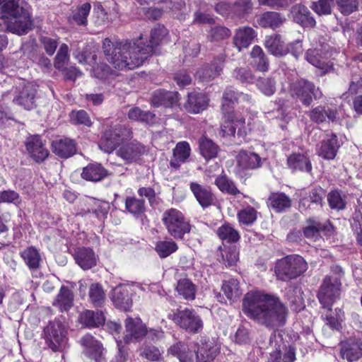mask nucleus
Listing matches in <instances>:
<instances>
[{"label": "nucleus", "instance_id": "1", "mask_svg": "<svg viewBox=\"0 0 362 362\" xmlns=\"http://www.w3.org/2000/svg\"><path fill=\"white\" fill-rule=\"evenodd\" d=\"M167 34L164 26L158 25L151 30L148 41L142 35L135 40L115 42L105 38L103 42V52L107 61L115 69L132 70L143 65L153 54L159 53L157 48Z\"/></svg>", "mask_w": 362, "mask_h": 362}, {"label": "nucleus", "instance_id": "2", "mask_svg": "<svg viewBox=\"0 0 362 362\" xmlns=\"http://www.w3.org/2000/svg\"><path fill=\"white\" fill-rule=\"evenodd\" d=\"M243 312L267 327L283 326L287 315V309L278 297L261 291H250L245 294Z\"/></svg>", "mask_w": 362, "mask_h": 362}, {"label": "nucleus", "instance_id": "3", "mask_svg": "<svg viewBox=\"0 0 362 362\" xmlns=\"http://www.w3.org/2000/svg\"><path fill=\"white\" fill-rule=\"evenodd\" d=\"M20 0H0V31L18 35L27 34L33 21L28 11L20 6Z\"/></svg>", "mask_w": 362, "mask_h": 362}, {"label": "nucleus", "instance_id": "4", "mask_svg": "<svg viewBox=\"0 0 362 362\" xmlns=\"http://www.w3.org/2000/svg\"><path fill=\"white\" fill-rule=\"evenodd\" d=\"M307 269L308 264L303 257L290 255L276 261L274 274L277 279L288 281L301 276Z\"/></svg>", "mask_w": 362, "mask_h": 362}, {"label": "nucleus", "instance_id": "5", "mask_svg": "<svg viewBox=\"0 0 362 362\" xmlns=\"http://www.w3.org/2000/svg\"><path fill=\"white\" fill-rule=\"evenodd\" d=\"M161 220L168 233L175 239H183L185 235L191 230L189 221L176 209L165 210L162 214Z\"/></svg>", "mask_w": 362, "mask_h": 362}, {"label": "nucleus", "instance_id": "6", "mask_svg": "<svg viewBox=\"0 0 362 362\" xmlns=\"http://www.w3.org/2000/svg\"><path fill=\"white\" fill-rule=\"evenodd\" d=\"M132 129L125 125L117 124L106 129L99 141V148L107 153H112L120 144L132 139Z\"/></svg>", "mask_w": 362, "mask_h": 362}, {"label": "nucleus", "instance_id": "7", "mask_svg": "<svg viewBox=\"0 0 362 362\" xmlns=\"http://www.w3.org/2000/svg\"><path fill=\"white\" fill-rule=\"evenodd\" d=\"M341 282L339 277L325 276L317 291V298L323 308L331 310L334 302L339 298Z\"/></svg>", "mask_w": 362, "mask_h": 362}, {"label": "nucleus", "instance_id": "8", "mask_svg": "<svg viewBox=\"0 0 362 362\" xmlns=\"http://www.w3.org/2000/svg\"><path fill=\"white\" fill-rule=\"evenodd\" d=\"M44 335L47 346L54 351H61L67 345V329L59 320L50 321L44 329Z\"/></svg>", "mask_w": 362, "mask_h": 362}, {"label": "nucleus", "instance_id": "9", "mask_svg": "<svg viewBox=\"0 0 362 362\" xmlns=\"http://www.w3.org/2000/svg\"><path fill=\"white\" fill-rule=\"evenodd\" d=\"M290 94L305 106L310 105L313 98L318 100L322 97L320 89L315 87L313 82L304 78L297 80L291 85Z\"/></svg>", "mask_w": 362, "mask_h": 362}, {"label": "nucleus", "instance_id": "10", "mask_svg": "<svg viewBox=\"0 0 362 362\" xmlns=\"http://www.w3.org/2000/svg\"><path fill=\"white\" fill-rule=\"evenodd\" d=\"M267 349L269 354L267 362H292L296 358L295 348L286 346L282 337L275 333L269 337Z\"/></svg>", "mask_w": 362, "mask_h": 362}, {"label": "nucleus", "instance_id": "11", "mask_svg": "<svg viewBox=\"0 0 362 362\" xmlns=\"http://www.w3.org/2000/svg\"><path fill=\"white\" fill-rule=\"evenodd\" d=\"M172 320L180 327L189 333H199L204 327L202 318L193 309L178 310L172 315Z\"/></svg>", "mask_w": 362, "mask_h": 362}, {"label": "nucleus", "instance_id": "12", "mask_svg": "<svg viewBox=\"0 0 362 362\" xmlns=\"http://www.w3.org/2000/svg\"><path fill=\"white\" fill-rule=\"evenodd\" d=\"M136 288L141 289L142 287L139 284H119L115 287L110 294L114 305L124 311H129L133 303L132 296Z\"/></svg>", "mask_w": 362, "mask_h": 362}, {"label": "nucleus", "instance_id": "13", "mask_svg": "<svg viewBox=\"0 0 362 362\" xmlns=\"http://www.w3.org/2000/svg\"><path fill=\"white\" fill-rule=\"evenodd\" d=\"M83 347L82 354L86 362H104L105 349L100 341L96 340L93 336L86 334L80 340Z\"/></svg>", "mask_w": 362, "mask_h": 362}, {"label": "nucleus", "instance_id": "14", "mask_svg": "<svg viewBox=\"0 0 362 362\" xmlns=\"http://www.w3.org/2000/svg\"><path fill=\"white\" fill-rule=\"evenodd\" d=\"M37 87L30 82L23 81L16 90L13 102L30 110L36 107Z\"/></svg>", "mask_w": 362, "mask_h": 362}, {"label": "nucleus", "instance_id": "15", "mask_svg": "<svg viewBox=\"0 0 362 362\" xmlns=\"http://www.w3.org/2000/svg\"><path fill=\"white\" fill-rule=\"evenodd\" d=\"M327 44L321 45L320 47L309 49L305 53V59L314 66L323 70V74L327 73L331 69L327 59L332 56Z\"/></svg>", "mask_w": 362, "mask_h": 362}, {"label": "nucleus", "instance_id": "16", "mask_svg": "<svg viewBox=\"0 0 362 362\" xmlns=\"http://www.w3.org/2000/svg\"><path fill=\"white\" fill-rule=\"evenodd\" d=\"M124 344L137 343L141 341L146 334V326L139 317H128L124 321Z\"/></svg>", "mask_w": 362, "mask_h": 362}, {"label": "nucleus", "instance_id": "17", "mask_svg": "<svg viewBox=\"0 0 362 362\" xmlns=\"http://www.w3.org/2000/svg\"><path fill=\"white\" fill-rule=\"evenodd\" d=\"M25 146L29 156L37 163L44 162L49 155L45 141L39 135L28 137Z\"/></svg>", "mask_w": 362, "mask_h": 362}, {"label": "nucleus", "instance_id": "18", "mask_svg": "<svg viewBox=\"0 0 362 362\" xmlns=\"http://www.w3.org/2000/svg\"><path fill=\"white\" fill-rule=\"evenodd\" d=\"M223 122L221 129L223 136H234L238 129V134L242 136L245 125V118L240 114L231 112H223Z\"/></svg>", "mask_w": 362, "mask_h": 362}, {"label": "nucleus", "instance_id": "19", "mask_svg": "<svg viewBox=\"0 0 362 362\" xmlns=\"http://www.w3.org/2000/svg\"><path fill=\"white\" fill-rule=\"evenodd\" d=\"M146 151L144 145L134 140L120 146L116 153L126 163L129 164L139 160Z\"/></svg>", "mask_w": 362, "mask_h": 362}, {"label": "nucleus", "instance_id": "20", "mask_svg": "<svg viewBox=\"0 0 362 362\" xmlns=\"http://www.w3.org/2000/svg\"><path fill=\"white\" fill-rule=\"evenodd\" d=\"M189 186L194 198L203 209L215 204L216 199L211 187L201 185L197 182H191Z\"/></svg>", "mask_w": 362, "mask_h": 362}, {"label": "nucleus", "instance_id": "21", "mask_svg": "<svg viewBox=\"0 0 362 362\" xmlns=\"http://www.w3.org/2000/svg\"><path fill=\"white\" fill-rule=\"evenodd\" d=\"M237 165L235 174L240 175L244 170H253L261 166L262 159L255 153L248 152L244 150L240 151L236 156Z\"/></svg>", "mask_w": 362, "mask_h": 362}, {"label": "nucleus", "instance_id": "22", "mask_svg": "<svg viewBox=\"0 0 362 362\" xmlns=\"http://www.w3.org/2000/svg\"><path fill=\"white\" fill-rule=\"evenodd\" d=\"M341 144L337 134L327 135L317 148V153L323 159L333 160L336 157Z\"/></svg>", "mask_w": 362, "mask_h": 362}, {"label": "nucleus", "instance_id": "23", "mask_svg": "<svg viewBox=\"0 0 362 362\" xmlns=\"http://www.w3.org/2000/svg\"><path fill=\"white\" fill-rule=\"evenodd\" d=\"M218 353V349L214 343L206 339H201L195 353L194 362H210L214 359Z\"/></svg>", "mask_w": 362, "mask_h": 362}, {"label": "nucleus", "instance_id": "24", "mask_svg": "<svg viewBox=\"0 0 362 362\" xmlns=\"http://www.w3.org/2000/svg\"><path fill=\"white\" fill-rule=\"evenodd\" d=\"M208 104L209 99L204 93L192 92L188 94L184 107L189 113L198 114L206 109Z\"/></svg>", "mask_w": 362, "mask_h": 362}, {"label": "nucleus", "instance_id": "25", "mask_svg": "<svg viewBox=\"0 0 362 362\" xmlns=\"http://www.w3.org/2000/svg\"><path fill=\"white\" fill-rule=\"evenodd\" d=\"M52 151L62 158H68L76 152V145L74 140L69 138L57 139L52 143Z\"/></svg>", "mask_w": 362, "mask_h": 362}, {"label": "nucleus", "instance_id": "26", "mask_svg": "<svg viewBox=\"0 0 362 362\" xmlns=\"http://www.w3.org/2000/svg\"><path fill=\"white\" fill-rule=\"evenodd\" d=\"M180 100V94L176 91H166L157 90L153 92L151 97V104L154 107H172L176 105Z\"/></svg>", "mask_w": 362, "mask_h": 362}, {"label": "nucleus", "instance_id": "27", "mask_svg": "<svg viewBox=\"0 0 362 362\" xmlns=\"http://www.w3.org/2000/svg\"><path fill=\"white\" fill-rule=\"evenodd\" d=\"M214 185L223 194H226L238 198L240 196L245 198L247 197L243 192H241L236 185V183L229 178L223 171L218 175L215 180Z\"/></svg>", "mask_w": 362, "mask_h": 362}, {"label": "nucleus", "instance_id": "28", "mask_svg": "<svg viewBox=\"0 0 362 362\" xmlns=\"http://www.w3.org/2000/svg\"><path fill=\"white\" fill-rule=\"evenodd\" d=\"M256 31L251 27L243 26L238 28L233 37V44L239 51L247 48L256 37Z\"/></svg>", "mask_w": 362, "mask_h": 362}, {"label": "nucleus", "instance_id": "29", "mask_svg": "<svg viewBox=\"0 0 362 362\" xmlns=\"http://www.w3.org/2000/svg\"><path fill=\"white\" fill-rule=\"evenodd\" d=\"M264 45L268 52L275 57H283L289 53V48L286 47L281 36L279 34L266 36Z\"/></svg>", "mask_w": 362, "mask_h": 362}, {"label": "nucleus", "instance_id": "30", "mask_svg": "<svg viewBox=\"0 0 362 362\" xmlns=\"http://www.w3.org/2000/svg\"><path fill=\"white\" fill-rule=\"evenodd\" d=\"M288 168L293 171H300L310 174L313 166L309 157L305 153H293L287 158Z\"/></svg>", "mask_w": 362, "mask_h": 362}, {"label": "nucleus", "instance_id": "31", "mask_svg": "<svg viewBox=\"0 0 362 362\" xmlns=\"http://www.w3.org/2000/svg\"><path fill=\"white\" fill-rule=\"evenodd\" d=\"M343 358L349 362L358 360L362 356V341L361 339H349L341 348Z\"/></svg>", "mask_w": 362, "mask_h": 362}, {"label": "nucleus", "instance_id": "32", "mask_svg": "<svg viewBox=\"0 0 362 362\" xmlns=\"http://www.w3.org/2000/svg\"><path fill=\"white\" fill-rule=\"evenodd\" d=\"M291 12L293 21L303 27L313 28L315 25V20L306 6L296 4L291 8Z\"/></svg>", "mask_w": 362, "mask_h": 362}, {"label": "nucleus", "instance_id": "33", "mask_svg": "<svg viewBox=\"0 0 362 362\" xmlns=\"http://www.w3.org/2000/svg\"><path fill=\"white\" fill-rule=\"evenodd\" d=\"M308 115L313 122L320 124L335 121L337 117V111L336 109L319 105L312 109Z\"/></svg>", "mask_w": 362, "mask_h": 362}, {"label": "nucleus", "instance_id": "34", "mask_svg": "<svg viewBox=\"0 0 362 362\" xmlns=\"http://www.w3.org/2000/svg\"><path fill=\"white\" fill-rule=\"evenodd\" d=\"M74 293L69 287L62 286L52 305L62 312L68 311L74 305Z\"/></svg>", "mask_w": 362, "mask_h": 362}, {"label": "nucleus", "instance_id": "35", "mask_svg": "<svg viewBox=\"0 0 362 362\" xmlns=\"http://www.w3.org/2000/svg\"><path fill=\"white\" fill-rule=\"evenodd\" d=\"M223 63V61L219 59L204 66L197 71V77L202 81H209L215 78L222 71Z\"/></svg>", "mask_w": 362, "mask_h": 362}, {"label": "nucleus", "instance_id": "36", "mask_svg": "<svg viewBox=\"0 0 362 362\" xmlns=\"http://www.w3.org/2000/svg\"><path fill=\"white\" fill-rule=\"evenodd\" d=\"M190 152L191 148L187 141L177 143L173 150V157L170 162V166L175 169H178L180 165L188 159Z\"/></svg>", "mask_w": 362, "mask_h": 362}, {"label": "nucleus", "instance_id": "37", "mask_svg": "<svg viewBox=\"0 0 362 362\" xmlns=\"http://www.w3.org/2000/svg\"><path fill=\"white\" fill-rule=\"evenodd\" d=\"M285 297L289 302L292 310L299 312L304 308V300L300 287L289 286L286 288Z\"/></svg>", "mask_w": 362, "mask_h": 362}, {"label": "nucleus", "instance_id": "38", "mask_svg": "<svg viewBox=\"0 0 362 362\" xmlns=\"http://www.w3.org/2000/svg\"><path fill=\"white\" fill-rule=\"evenodd\" d=\"M251 64L256 70L267 72L269 69V60L261 47L255 45L250 52Z\"/></svg>", "mask_w": 362, "mask_h": 362}, {"label": "nucleus", "instance_id": "39", "mask_svg": "<svg viewBox=\"0 0 362 362\" xmlns=\"http://www.w3.org/2000/svg\"><path fill=\"white\" fill-rule=\"evenodd\" d=\"M76 263L84 270L89 269L96 264V257L90 248H78L75 253Z\"/></svg>", "mask_w": 362, "mask_h": 362}, {"label": "nucleus", "instance_id": "40", "mask_svg": "<svg viewBox=\"0 0 362 362\" xmlns=\"http://www.w3.org/2000/svg\"><path fill=\"white\" fill-rule=\"evenodd\" d=\"M175 291L178 296L187 300H193L197 293V286L187 277L177 279Z\"/></svg>", "mask_w": 362, "mask_h": 362}, {"label": "nucleus", "instance_id": "41", "mask_svg": "<svg viewBox=\"0 0 362 362\" xmlns=\"http://www.w3.org/2000/svg\"><path fill=\"white\" fill-rule=\"evenodd\" d=\"M268 206L276 212L281 213L291 207V199L284 193H272L268 199Z\"/></svg>", "mask_w": 362, "mask_h": 362}, {"label": "nucleus", "instance_id": "42", "mask_svg": "<svg viewBox=\"0 0 362 362\" xmlns=\"http://www.w3.org/2000/svg\"><path fill=\"white\" fill-rule=\"evenodd\" d=\"M107 175V171L98 163H90L83 168L81 177L91 182H98Z\"/></svg>", "mask_w": 362, "mask_h": 362}, {"label": "nucleus", "instance_id": "43", "mask_svg": "<svg viewBox=\"0 0 362 362\" xmlns=\"http://www.w3.org/2000/svg\"><path fill=\"white\" fill-rule=\"evenodd\" d=\"M286 18L277 12L268 11L262 13L257 22L263 28H269L273 30L279 28L285 22Z\"/></svg>", "mask_w": 362, "mask_h": 362}, {"label": "nucleus", "instance_id": "44", "mask_svg": "<svg viewBox=\"0 0 362 362\" xmlns=\"http://www.w3.org/2000/svg\"><path fill=\"white\" fill-rule=\"evenodd\" d=\"M21 257L28 268L37 272L42 261L39 250L35 247H28L21 252Z\"/></svg>", "mask_w": 362, "mask_h": 362}, {"label": "nucleus", "instance_id": "45", "mask_svg": "<svg viewBox=\"0 0 362 362\" xmlns=\"http://www.w3.org/2000/svg\"><path fill=\"white\" fill-rule=\"evenodd\" d=\"M91 6L89 3H85L81 6L73 9L68 17V21L71 24L78 25H86L87 17L90 13Z\"/></svg>", "mask_w": 362, "mask_h": 362}, {"label": "nucleus", "instance_id": "46", "mask_svg": "<svg viewBox=\"0 0 362 362\" xmlns=\"http://www.w3.org/2000/svg\"><path fill=\"white\" fill-rule=\"evenodd\" d=\"M83 325L87 327H97L105 323V317L100 311L86 310L81 315Z\"/></svg>", "mask_w": 362, "mask_h": 362}, {"label": "nucleus", "instance_id": "47", "mask_svg": "<svg viewBox=\"0 0 362 362\" xmlns=\"http://www.w3.org/2000/svg\"><path fill=\"white\" fill-rule=\"evenodd\" d=\"M327 202L329 206L337 211H341L346 206V195L339 189L331 190L327 196Z\"/></svg>", "mask_w": 362, "mask_h": 362}, {"label": "nucleus", "instance_id": "48", "mask_svg": "<svg viewBox=\"0 0 362 362\" xmlns=\"http://www.w3.org/2000/svg\"><path fill=\"white\" fill-rule=\"evenodd\" d=\"M199 148L202 156L206 160L216 158L218 155L219 148L211 139L205 136L200 138L199 141Z\"/></svg>", "mask_w": 362, "mask_h": 362}, {"label": "nucleus", "instance_id": "49", "mask_svg": "<svg viewBox=\"0 0 362 362\" xmlns=\"http://www.w3.org/2000/svg\"><path fill=\"white\" fill-rule=\"evenodd\" d=\"M221 289L224 295L230 300L234 301L242 295L240 283L233 278L223 281Z\"/></svg>", "mask_w": 362, "mask_h": 362}, {"label": "nucleus", "instance_id": "50", "mask_svg": "<svg viewBox=\"0 0 362 362\" xmlns=\"http://www.w3.org/2000/svg\"><path fill=\"white\" fill-rule=\"evenodd\" d=\"M249 95L235 92L232 88H227L223 94V112H230L229 106L240 100H249Z\"/></svg>", "mask_w": 362, "mask_h": 362}, {"label": "nucleus", "instance_id": "51", "mask_svg": "<svg viewBox=\"0 0 362 362\" xmlns=\"http://www.w3.org/2000/svg\"><path fill=\"white\" fill-rule=\"evenodd\" d=\"M216 234L221 240L228 243L238 242L240 237L238 231L228 223L220 226Z\"/></svg>", "mask_w": 362, "mask_h": 362}, {"label": "nucleus", "instance_id": "52", "mask_svg": "<svg viewBox=\"0 0 362 362\" xmlns=\"http://www.w3.org/2000/svg\"><path fill=\"white\" fill-rule=\"evenodd\" d=\"M127 116L131 120L139 121L148 124H153L156 120V116L153 113L150 111H144L137 107L130 109Z\"/></svg>", "mask_w": 362, "mask_h": 362}, {"label": "nucleus", "instance_id": "53", "mask_svg": "<svg viewBox=\"0 0 362 362\" xmlns=\"http://www.w3.org/2000/svg\"><path fill=\"white\" fill-rule=\"evenodd\" d=\"M125 209L135 216H139L145 212V202L135 197H127L125 199Z\"/></svg>", "mask_w": 362, "mask_h": 362}, {"label": "nucleus", "instance_id": "54", "mask_svg": "<svg viewBox=\"0 0 362 362\" xmlns=\"http://www.w3.org/2000/svg\"><path fill=\"white\" fill-rule=\"evenodd\" d=\"M177 249V243L173 240H159L155 245V250L160 258L168 257Z\"/></svg>", "mask_w": 362, "mask_h": 362}, {"label": "nucleus", "instance_id": "55", "mask_svg": "<svg viewBox=\"0 0 362 362\" xmlns=\"http://www.w3.org/2000/svg\"><path fill=\"white\" fill-rule=\"evenodd\" d=\"M186 346L182 342H178L168 349V352L176 356L180 362H194L193 353H186Z\"/></svg>", "mask_w": 362, "mask_h": 362}, {"label": "nucleus", "instance_id": "56", "mask_svg": "<svg viewBox=\"0 0 362 362\" xmlns=\"http://www.w3.org/2000/svg\"><path fill=\"white\" fill-rule=\"evenodd\" d=\"M232 76L242 83H252L255 76L252 70L247 67H237L232 73Z\"/></svg>", "mask_w": 362, "mask_h": 362}, {"label": "nucleus", "instance_id": "57", "mask_svg": "<svg viewBox=\"0 0 362 362\" xmlns=\"http://www.w3.org/2000/svg\"><path fill=\"white\" fill-rule=\"evenodd\" d=\"M257 215V211L253 207L247 206L238 213L237 217L240 224L250 226L256 221Z\"/></svg>", "mask_w": 362, "mask_h": 362}, {"label": "nucleus", "instance_id": "58", "mask_svg": "<svg viewBox=\"0 0 362 362\" xmlns=\"http://www.w3.org/2000/svg\"><path fill=\"white\" fill-rule=\"evenodd\" d=\"M360 0H336L339 11L344 16H349L358 9Z\"/></svg>", "mask_w": 362, "mask_h": 362}, {"label": "nucleus", "instance_id": "59", "mask_svg": "<svg viewBox=\"0 0 362 362\" xmlns=\"http://www.w3.org/2000/svg\"><path fill=\"white\" fill-rule=\"evenodd\" d=\"M89 298L92 303L95 306H100L105 300V293L100 285L93 284L89 288Z\"/></svg>", "mask_w": 362, "mask_h": 362}, {"label": "nucleus", "instance_id": "60", "mask_svg": "<svg viewBox=\"0 0 362 362\" xmlns=\"http://www.w3.org/2000/svg\"><path fill=\"white\" fill-rule=\"evenodd\" d=\"M252 9L251 0H237L232 4V13L243 17L250 13Z\"/></svg>", "mask_w": 362, "mask_h": 362}, {"label": "nucleus", "instance_id": "61", "mask_svg": "<svg viewBox=\"0 0 362 362\" xmlns=\"http://www.w3.org/2000/svg\"><path fill=\"white\" fill-rule=\"evenodd\" d=\"M257 86L266 96H271L276 91V81L270 77L259 78L257 81Z\"/></svg>", "mask_w": 362, "mask_h": 362}, {"label": "nucleus", "instance_id": "62", "mask_svg": "<svg viewBox=\"0 0 362 362\" xmlns=\"http://www.w3.org/2000/svg\"><path fill=\"white\" fill-rule=\"evenodd\" d=\"M231 35L230 30L224 26H215L209 32L208 38L211 41H220L228 38Z\"/></svg>", "mask_w": 362, "mask_h": 362}, {"label": "nucleus", "instance_id": "63", "mask_svg": "<svg viewBox=\"0 0 362 362\" xmlns=\"http://www.w3.org/2000/svg\"><path fill=\"white\" fill-rule=\"evenodd\" d=\"M70 121L74 124H83L87 127L92 125V122L88 115V113L83 110H73L70 113Z\"/></svg>", "mask_w": 362, "mask_h": 362}, {"label": "nucleus", "instance_id": "64", "mask_svg": "<svg viewBox=\"0 0 362 362\" xmlns=\"http://www.w3.org/2000/svg\"><path fill=\"white\" fill-rule=\"evenodd\" d=\"M69 59V47L66 44H62L56 55L54 67L57 69H62Z\"/></svg>", "mask_w": 362, "mask_h": 362}]
</instances>
